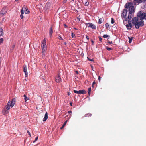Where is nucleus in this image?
<instances>
[{
  "label": "nucleus",
  "instance_id": "9b49d317",
  "mask_svg": "<svg viewBox=\"0 0 146 146\" xmlns=\"http://www.w3.org/2000/svg\"><path fill=\"white\" fill-rule=\"evenodd\" d=\"M55 80L56 82L57 83L61 81V78L59 75L56 77Z\"/></svg>",
  "mask_w": 146,
  "mask_h": 146
},
{
  "label": "nucleus",
  "instance_id": "37998d69",
  "mask_svg": "<svg viewBox=\"0 0 146 146\" xmlns=\"http://www.w3.org/2000/svg\"><path fill=\"white\" fill-rule=\"evenodd\" d=\"M108 43L109 44H113V42L112 41H108Z\"/></svg>",
  "mask_w": 146,
  "mask_h": 146
},
{
  "label": "nucleus",
  "instance_id": "de8ad7c7",
  "mask_svg": "<svg viewBox=\"0 0 146 146\" xmlns=\"http://www.w3.org/2000/svg\"><path fill=\"white\" fill-rule=\"evenodd\" d=\"M64 26L65 28H67L68 27L67 25L65 24H64Z\"/></svg>",
  "mask_w": 146,
  "mask_h": 146
},
{
  "label": "nucleus",
  "instance_id": "aec40b11",
  "mask_svg": "<svg viewBox=\"0 0 146 146\" xmlns=\"http://www.w3.org/2000/svg\"><path fill=\"white\" fill-rule=\"evenodd\" d=\"M135 1V2L137 3L138 4H139L142 1V0H134Z\"/></svg>",
  "mask_w": 146,
  "mask_h": 146
},
{
  "label": "nucleus",
  "instance_id": "2f4dec72",
  "mask_svg": "<svg viewBox=\"0 0 146 146\" xmlns=\"http://www.w3.org/2000/svg\"><path fill=\"white\" fill-rule=\"evenodd\" d=\"M89 5V2L88 1L86 2L85 3V6H88Z\"/></svg>",
  "mask_w": 146,
  "mask_h": 146
},
{
  "label": "nucleus",
  "instance_id": "9d476101",
  "mask_svg": "<svg viewBox=\"0 0 146 146\" xmlns=\"http://www.w3.org/2000/svg\"><path fill=\"white\" fill-rule=\"evenodd\" d=\"M7 10L5 7H3L0 13V14L3 15L5 13L7 12Z\"/></svg>",
  "mask_w": 146,
  "mask_h": 146
},
{
  "label": "nucleus",
  "instance_id": "c756f323",
  "mask_svg": "<svg viewBox=\"0 0 146 146\" xmlns=\"http://www.w3.org/2000/svg\"><path fill=\"white\" fill-rule=\"evenodd\" d=\"M106 48L107 49V50L108 51H110L111 50V48H109L108 47H106Z\"/></svg>",
  "mask_w": 146,
  "mask_h": 146
},
{
  "label": "nucleus",
  "instance_id": "cd10ccee",
  "mask_svg": "<svg viewBox=\"0 0 146 146\" xmlns=\"http://www.w3.org/2000/svg\"><path fill=\"white\" fill-rule=\"evenodd\" d=\"M115 23V21H114V19L113 18H111V24H113Z\"/></svg>",
  "mask_w": 146,
  "mask_h": 146
},
{
  "label": "nucleus",
  "instance_id": "b1692460",
  "mask_svg": "<svg viewBox=\"0 0 146 146\" xmlns=\"http://www.w3.org/2000/svg\"><path fill=\"white\" fill-rule=\"evenodd\" d=\"M129 43H130L132 42V40L133 39V37H129Z\"/></svg>",
  "mask_w": 146,
  "mask_h": 146
},
{
  "label": "nucleus",
  "instance_id": "f03ea898",
  "mask_svg": "<svg viewBox=\"0 0 146 146\" xmlns=\"http://www.w3.org/2000/svg\"><path fill=\"white\" fill-rule=\"evenodd\" d=\"M132 23L136 29L139 28L140 26H143L144 25V21H140L139 18L137 17H134L132 19Z\"/></svg>",
  "mask_w": 146,
  "mask_h": 146
},
{
  "label": "nucleus",
  "instance_id": "6e6d98bb",
  "mask_svg": "<svg viewBox=\"0 0 146 146\" xmlns=\"http://www.w3.org/2000/svg\"><path fill=\"white\" fill-rule=\"evenodd\" d=\"M72 102H70V104L71 106H72Z\"/></svg>",
  "mask_w": 146,
  "mask_h": 146
},
{
  "label": "nucleus",
  "instance_id": "052dcab7",
  "mask_svg": "<svg viewBox=\"0 0 146 146\" xmlns=\"http://www.w3.org/2000/svg\"><path fill=\"white\" fill-rule=\"evenodd\" d=\"M68 95H70L69 94V93H68Z\"/></svg>",
  "mask_w": 146,
  "mask_h": 146
},
{
  "label": "nucleus",
  "instance_id": "c03bdc74",
  "mask_svg": "<svg viewBox=\"0 0 146 146\" xmlns=\"http://www.w3.org/2000/svg\"><path fill=\"white\" fill-rule=\"evenodd\" d=\"M98 79L99 82H100L101 79V77L100 76H98Z\"/></svg>",
  "mask_w": 146,
  "mask_h": 146
},
{
  "label": "nucleus",
  "instance_id": "2eb2a0df",
  "mask_svg": "<svg viewBox=\"0 0 146 146\" xmlns=\"http://www.w3.org/2000/svg\"><path fill=\"white\" fill-rule=\"evenodd\" d=\"M21 13L20 16V17L21 19H23V14H24V9L22 8L21 10Z\"/></svg>",
  "mask_w": 146,
  "mask_h": 146
},
{
  "label": "nucleus",
  "instance_id": "a19ab883",
  "mask_svg": "<svg viewBox=\"0 0 146 146\" xmlns=\"http://www.w3.org/2000/svg\"><path fill=\"white\" fill-rule=\"evenodd\" d=\"M42 55L43 57L45 56V53L44 52H42Z\"/></svg>",
  "mask_w": 146,
  "mask_h": 146
},
{
  "label": "nucleus",
  "instance_id": "7c9ffc66",
  "mask_svg": "<svg viewBox=\"0 0 146 146\" xmlns=\"http://www.w3.org/2000/svg\"><path fill=\"white\" fill-rule=\"evenodd\" d=\"M105 26L107 28H108V27H109V25L107 23H106L105 24Z\"/></svg>",
  "mask_w": 146,
  "mask_h": 146
},
{
  "label": "nucleus",
  "instance_id": "5701e85b",
  "mask_svg": "<svg viewBox=\"0 0 146 146\" xmlns=\"http://www.w3.org/2000/svg\"><path fill=\"white\" fill-rule=\"evenodd\" d=\"M67 121L66 120L64 123L63 125H62V126L60 128V129H62L63 128V127H64V126L66 125V123L67 122Z\"/></svg>",
  "mask_w": 146,
  "mask_h": 146
},
{
  "label": "nucleus",
  "instance_id": "f257e3e1",
  "mask_svg": "<svg viewBox=\"0 0 146 146\" xmlns=\"http://www.w3.org/2000/svg\"><path fill=\"white\" fill-rule=\"evenodd\" d=\"M15 102V98L12 99L11 100L9 101L7 104V106L5 107V108L2 111V113L4 115L6 114L9 113L8 111L10 109L11 107L12 108L14 105Z\"/></svg>",
  "mask_w": 146,
  "mask_h": 146
},
{
  "label": "nucleus",
  "instance_id": "393cba45",
  "mask_svg": "<svg viewBox=\"0 0 146 146\" xmlns=\"http://www.w3.org/2000/svg\"><path fill=\"white\" fill-rule=\"evenodd\" d=\"M102 18H100L99 19L98 23L100 24L102 23Z\"/></svg>",
  "mask_w": 146,
  "mask_h": 146
},
{
  "label": "nucleus",
  "instance_id": "5fc2aeb1",
  "mask_svg": "<svg viewBox=\"0 0 146 146\" xmlns=\"http://www.w3.org/2000/svg\"><path fill=\"white\" fill-rule=\"evenodd\" d=\"M71 113V112L70 111H69L68 112V113L69 114H70V113Z\"/></svg>",
  "mask_w": 146,
  "mask_h": 146
},
{
  "label": "nucleus",
  "instance_id": "c9c22d12",
  "mask_svg": "<svg viewBox=\"0 0 146 146\" xmlns=\"http://www.w3.org/2000/svg\"><path fill=\"white\" fill-rule=\"evenodd\" d=\"M86 38L88 40H89V37L87 35H86Z\"/></svg>",
  "mask_w": 146,
  "mask_h": 146
},
{
  "label": "nucleus",
  "instance_id": "f704fd0d",
  "mask_svg": "<svg viewBox=\"0 0 146 146\" xmlns=\"http://www.w3.org/2000/svg\"><path fill=\"white\" fill-rule=\"evenodd\" d=\"M90 115V116H91V114H86L85 115V117H87V116H88V115Z\"/></svg>",
  "mask_w": 146,
  "mask_h": 146
},
{
  "label": "nucleus",
  "instance_id": "39448f33",
  "mask_svg": "<svg viewBox=\"0 0 146 146\" xmlns=\"http://www.w3.org/2000/svg\"><path fill=\"white\" fill-rule=\"evenodd\" d=\"M127 9H124L123 11L122 14L121 15L122 17L124 18V20L126 21H127V18L126 17H125L126 16V15L127 13Z\"/></svg>",
  "mask_w": 146,
  "mask_h": 146
},
{
  "label": "nucleus",
  "instance_id": "ea45409f",
  "mask_svg": "<svg viewBox=\"0 0 146 146\" xmlns=\"http://www.w3.org/2000/svg\"><path fill=\"white\" fill-rule=\"evenodd\" d=\"M99 40L100 41H102V38L100 36L99 37Z\"/></svg>",
  "mask_w": 146,
  "mask_h": 146
},
{
  "label": "nucleus",
  "instance_id": "a878e982",
  "mask_svg": "<svg viewBox=\"0 0 146 146\" xmlns=\"http://www.w3.org/2000/svg\"><path fill=\"white\" fill-rule=\"evenodd\" d=\"M42 49H44V48H45L46 49V45H42Z\"/></svg>",
  "mask_w": 146,
  "mask_h": 146
},
{
  "label": "nucleus",
  "instance_id": "bb28decb",
  "mask_svg": "<svg viewBox=\"0 0 146 146\" xmlns=\"http://www.w3.org/2000/svg\"><path fill=\"white\" fill-rule=\"evenodd\" d=\"M71 36L72 38H74L76 37L75 35L72 32L71 33Z\"/></svg>",
  "mask_w": 146,
  "mask_h": 146
},
{
  "label": "nucleus",
  "instance_id": "4c0bfd02",
  "mask_svg": "<svg viewBox=\"0 0 146 146\" xmlns=\"http://www.w3.org/2000/svg\"><path fill=\"white\" fill-rule=\"evenodd\" d=\"M58 39L60 40H63L62 38L60 36H58Z\"/></svg>",
  "mask_w": 146,
  "mask_h": 146
},
{
  "label": "nucleus",
  "instance_id": "49530a36",
  "mask_svg": "<svg viewBox=\"0 0 146 146\" xmlns=\"http://www.w3.org/2000/svg\"><path fill=\"white\" fill-rule=\"evenodd\" d=\"M67 1V0H64L63 1V3H66Z\"/></svg>",
  "mask_w": 146,
  "mask_h": 146
},
{
  "label": "nucleus",
  "instance_id": "603ef678",
  "mask_svg": "<svg viewBox=\"0 0 146 146\" xmlns=\"http://www.w3.org/2000/svg\"><path fill=\"white\" fill-rule=\"evenodd\" d=\"M75 72H76L77 74H78V71H75Z\"/></svg>",
  "mask_w": 146,
  "mask_h": 146
},
{
  "label": "nucleus",
  "instance_id": "412c9836",
  "mask_svg": "<svg viewBox=\"0 0 146 146\" xmlns=\"http://www.w3.org/2000/svg\"><path fill=\"white\" fill-rule=\"evenodd\" d=\"M42 45H46V40L45 39H44L42 41Z\"/></svg>",
  "mask_w": 146,
  "mask_h": 146
},
{
  "label": "nucleus",
  "instance_id": "20e7f679",
  "mask_svg": "<svg viewBox=\"0 0 146 146\" xmlns=\"http://www.w3.org/2000/svg\"><path fill=\"white\" fill-rule=\"evenodd\" d=\"M137 17L139 18L141 21H143V19L146 20V13L143 12L142 13L141 11H140L137 14Z\"/></svg>",
  "mask_w": 146,
  "mask_h": 146
},
{
  "label": "nucleus",
  "instance_id": "c85d7f7f",
  "mask_svg": "<svg viewBox=\"0 0 146 146\" xmlns=\"http://www.w3.org/2000/svg\"><path fill=\"white\" fill-rule=\"evenodd\" d=\"M3 41V38L0 39V44L2 43Z\"/></svg>",
  "mask_w": 146,
  "mask_h": 146
},
{
  "label": "nucleus",
  "instance_id": "3c124183",
  "mask_svg": "<svg viewBox=\"0 0 146 146\" xmlns=\"http://www.w3.org/2000/svg\"><path fill=\"white\" fill-rule=\"evenodd\" d=\"M95 84V82L94 81V82H93L92 85H94V84Z\"/></svg>",
  "mask_w": 146,
  "mask_h": 146
},
{
  "label": "nucleus",
  "instance_id": "8fccbe9b",
  "mask_svg": "<svg viewBox=\"0 0 146 146\" xmlns=\"http://www.w3.org/2000/svg\"><path fill=\"white\" fill-rule=\"evenodd\" d=\"M77 19L79 21L80 20V18L79 17H77Z\"/></svg>",
  "mask_w": 146,
  "mask_h": 146
},
{
  "label": "nucleus",
  "instance_id": "4468645a",
  "mask_svg": "<svg viewBox=\"0 0 146 146\" xmlns=\"http://www.w3.org/2000/svg\"><path fill=\"white\" fill-rule=\"evenodd\" d=\"M48 113L47 112H46L45 114L44 117L43 119V121H46L47 119H48Z\"/></svg>",
  "mask_w": 146,
  "mask_h": 146
},
{
  "label": "nucleus",
  "instance_id": "a18cd8bd",
  "mask_svg": "<svg viewBox=\"0 0 146 146\" xmlns=\"http://www.w3.org/2000/svg\"><path fill=\"white\" fill-rule=\"evenodd\" d=\"M91 42H92V44L93 45H94V41H93L92 40H91Z\"/></svg>",
  "mask_w": 146,
  "mask_h": 146
},
{
  "label": "nucleus",
  "instance_id": "473e14b6",
  "mask_svg": "<svg viewBox=\"0 0 146 146\" xmlns=\"http://www.w3.org/2000/svg\"><path fill=\"white\" fill-rule=\"evenodd\" d=\"M38 137H36L35 139V140L34 141H33V142H36V141H37L38 139Z\"/></svg>",
  "mask_w": 146,
  "mask_h": 146
},
{
  "label": "nucleus",
  "instance_id": "13d9d810",
  "mask_svg": "<svg viewBox=\"0 0 146 146\" xmlns=\"http://www.w3.org/2000/svg\"><path fill=\"white\" fill-rule=\"evenodd\" d=\"M18 0H15V1H17Z\"/></svg>",
  "mask_w": 146,
  "mask_h": 146
},
{
  "label": "nucleus",
  "instance_id": "7ed1b4c3",
  "mask_svg": "<svg viewBox=\"0 0 146 146\" xmlns=\"http://www.w3.org/2000/svg\"><path fill=\"white\" fill-rule=\"evenodd\" d=\"M125 7L127 9L129 8V12L134 13L135 9L134 6L132 5L131 3H126L125 6Z\"/></svg>",
  "mask_w": 146,
  "mask_h": 146
},
{
  "label": "nucleus",
  "instance_id": "f3484780",
  "mask_svg": "<svg viewBox=\"0 0 146 146\" xmlns=\"http://www.w3.org/2000/svg\"><path fill=\"white\" fill-rule=\"evenodd\" d=\"M4 33L2 28L0 27V36H2L3 35Z\"/></svg>",
  "mask_w": 146,
  "mask_h": 146
},
{
  "label": "nucleus",
  "instance_id": "58836bf2",
  "mask_svg": "<svg viewBox=\"0 0 146 146\" xmlns=\"http://www.w3.org/2000/svg\"><path fill=\"white\" fill-rule=\"evenodd\" d=\"M88 60L90 61H93L94 60L93 59H90L88 58V57H87Z\"/></svg>",
  "mask_w": 146,
  "mask_h": 146
},
{
  "label": "nucleus",
  "instance_id": "bf43d9fd",
  "mask_svg": "<svg viewBox=\"0 0 146 146\" xmlns=\"http://www.w3.org/2000/svg\"><path fill=\"white\" fill-rule=\"evenodd\" d=\"M72 1H74V0H71Z\"/></svg>",
  "mask_w": 146,
  "mask_h": 146
},
{
  "label": "nucleus",
  "instance_id": "ddd939ff",
  "mask_svg": "<svg viewBox=\"0 0 146 146\" xmlns=\"http://www.w3.org/2000/svg\"><path fill=\"white\" fill-rule=\"evenodd\" d=\"M133 13L129 12L128 18L130 19H131L133 17Z\"/></svg>",
  "mask_w": 146,
  "mask_h": 146
},
{
  "label": "nucleus",
  "instance_id": "0eeeda50",
  "mask_svg": "<svg viewBox=\"0 0 146 146\" xmlns=\"http://www.w3.org/2000/svg\"><path fill=\"white\" fill-rule=\"evenodd\" d=\"M85 24L88 27H90L92 29H96V26L93 24L89 23H86Z\"/></svg>",
  "mask_w": 146,
  "mask_h": 146
},
{
  "label": "nucleus",
  "instance_id": "79ce46f5",
  "mask_svg": "<svg viewBox=\"0 0 146 146\" xmlns=\"http://www.w3.org/2000/svg\"><path fill=\"white\" fill-rule=\"evenodd\" d=\"M91 88L90 87L88 88V92H91Z\"/></svg>",
  "mask_w": 146,
  "mask_h": 146
},
{
  "label": "nucleus",
  "instance_id": "a211bd4d",
  "mask_svg": "<svg viewBox=\"0 0 146 146\" xmlns=\"http://www.w3.org/2000/svg\"><path fill=\"white\" fill-rule=\"evenodd\" d=\"M53 32V29L52 27H51L50 28V30H49V35L50 37H51L52 35V33Z\"/></svg>",
  "mask_w": 146,
  "mask_h": 146
},
{
  "label": "nucleus",
  "instance_id": "4d7b16f0",
  "mask_svg": "<svg viewBox=\"0 0 146 146\" xmlns=\"http://www.w3.org/2000/svg\"><path fill=\"white\" fill-rule=\"evenodd\" d=\"M74 29H76V30H77V29L76 28H74Z\"/></svg>",
  "mask_w": 146,
  "mask_h": 146
},
{
  "label": "nucleus",
  "instance_id": "72a5a7b5",
  "mask_svg": "<svg viewBox=\"0 0 146 146\" xmlns=\"http://www.w3.org/2000/svg\"><path fill=\"white\" fill-rule=\"evenodd\" d=\"M46 50V49L45 48H44V49H42V52H44V53H45Z\"/></svg>",
  "mask_w": 146,
  "mask_h": 146
},
{
  "label": "nucleus",
  "instance_id": "864d4df0",
  "mask_svg": "<svg viewBox=\"0 0 146 146\" xmlns=\"http://www.w3.org/2000/svg\"><path fill=\"white\" fill-rule=\"evenodd\" d=\"M90 92H88V93L89 95H90Z\"/></svg>",
  "mask_w": 146,
  "mask_h": 146
},
{
  "label": "nucleus",
  "instance_id": "dca6fc26",
  "mask_svg": "<svg viewBox=\"0 0 146 146\" xmlns=\"http://www.w3.org/2000/svg\"><path fill=\"white\" fill-rule=\"evenodd\" d=\"M24 9V11L25 13L26 14H28L29 13V12L27 9H26V8H23Z\"/></svg>",
  "mask_w": 146,
  "mask_h": 146
},
{
  "label": "nucleus",
  "instance_id": "f8f14e48",
  "mask_svg": "<svg viewBox=\"0 0 146 146\" xmlns=\"http://www.w3.org/2000/svg\"><path fill=\"white\" fill-rule=\"evenodd\" d=\"M50 3H47L46 5L45 6V8L47 10H48L49 9L50 7Z\"/></svg>",
  "mask_w": 146,
  "mask_h": 146
},
{
  "label": "nucleus",
  "instance_id": "4be33fe9",
  "mask_svg": "<svg viewBox=\"0 0 146 146\" xmlns=\"http://www.w3.org/2000/svg\"><path fill=\"white\" fill-rule=\"evenodd\" d=\"M23 96L24 97V99L26 102L28 100L29 98L28 97L26 96L25 94H24Z\"/></svg>",
  "mask_w": 146,
  "mask_h": 146
},
{
  "label": "nucleus",
  "instance_id": "423d86ee",
  "mask_svg": "<svg viewBox=\"0 0 146 146\" xmlns=\"http://www.w3.org/2000/svg\"><path fill=\"white\" fill-rule=\"evenodd\" d=\"M73 91L75 93L77 94H84L86 93V92L84 90H80L78 91L74 90Z\"/></svg>",
  "mask_w": 146,
  "mask_h": 146
},
{
  "label": "nucleus",
  "instance_id": "e433bc0d",
  "mask_svg": "<svg viewBox=\"0 0 146 146\" xmlns=\"http://www.w3.org/2000/svg\"><path fill=\"white\" fill-rule=\"evenodd\" d=\"M27 132L28 133V134L30 136V137H31V134H30V132L28 130H27Z\"/></svg>",
  "mask_w": 146,
  "mask_h": 146
},
{
  "label": "nucleus",
  "instance_id": "1a4fd4ad",
  "mask_svg": "<svg viewBox=\"0 0 146 146\" xmlns=\"http://www.w3.org/2000/svg\"><path fill=\"white\" fill-rule=\"evenodd\" d=\"M23 71L24 72L25 75V77H27L28 76V72L27 71V68L26 65H24L23 66Z\"/></svg>",
  "mask_w": 146,
  "mask_h": 146
},
{
  "label": "nucleus",
  "instance_id": "6e6552de",
  "mask_svg": "<svg viewBox=\"0 0 146 146\" xmlns=\"http://www.w3.org/2000/svg\"><path fill=\"white\" fill-rule=\"evenodd\" d=\"M127 28L128 30H130L132 27V25L131 23V21L129 20L128 21V24L126 25Z\"/></svg>",
  "mask_w": 146,
  "mask_h": 146
},
{
  "label": "nucleus",
  "instance_id": "680f3d73",
  "mask_svg": "<svg viewBox=\"0 0 146 146\" xmlns=\"http://www.w3.org/2000/svg\"><path fill=\"white\" fill-rule=\"evenodd\" d=\"M64 44H66V43H65Z\"/></svg>",
  "mask_w": 146,
  "mask_h": 146
},
{
  "label": "nucleus",
  "instance_id": "09e8293b",
  "mask_svg": "<svg viewBox=\"0 0 146 146\" xmlns=\"http://www.w3.org/2000/svg\"><path fill=\"white\" fill-rule=\"evenodd\" d=\"M15 45H13L12 47L11 48V49H12L13 50L15 47Z\"/></svg>",
  "mask_w": 146,
  "mask_h": 146
},
{
  "label": "nucleus",
  "instance_id": "6ab92c4d",
  "mask_svg": "<svg viewBox=\"0 0 146 146\" xmlns=\"http://www.w3.org/2000/svg\"><path fill=\"white\" fill-rule=\"evenodd\" d=\"M103 37L104 38H107L108 39L110 37V36L106 34H104L103 35Z\"/></svg>",
  "mask_w": 146,
  "mask_h": 146
}]
</instances>
